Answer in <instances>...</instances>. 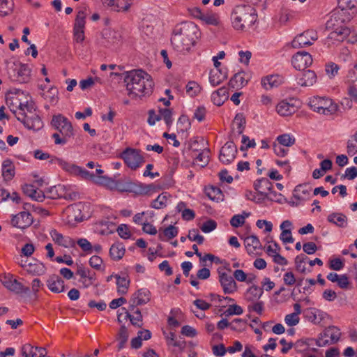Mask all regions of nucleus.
Returning a JSON list of instances; mask_svg holds the SVG:
<instances>
[{
	"instance_id": "10",
	"label": "nucleus",
	"mask_w": 357,
	"mask_h": 357,
	"mask_svg": "<svg viewBox=\"0 0 357 357\" xmlns=\"http://www.w3.org/2000/svg\"><path fill=\"white\" fill-rule=\"evenodd\" d=\"M309 105L314 112L325 115L335 111V107H331L332 100L323 97H314L310 100Z\"/></svg>"
},
{
	"instance_id": "19",
	"label": "nucleus",
	"mask_w": 357,
	"mask_h": 357,
	"mask_svg": "<svg viewBox=\"0 0 357 357\" xmlns=\"http://www.w3.org/2000/svg\"><path fill=\"white\" fill-rule=\"evenodd\" d=\"M47 354L44 347H33L26 344L22 347V356L23 357H45Z\"/></svg>"
},
{
	"instance_id": "25",
	"label": "nucleus",
	"mask_w": 357,
	"mask_h": 357,
	"mask_svg": "<svg viewBox=\"0 0 357 357\" xmlns=\"http://www.w3.org/2000/svg\"><path fill=\"white\" fill-rule=\"evenodd\" d=\"M245 246L249 255L255 254L257 250L261 249V243L255 235L247 236L244 239Z\"/></svg>"
},
{
	"instance_id": "22",
	"label": "nucleus",
	"mask_w": 357,
	"mask_h": 357,
	"mask_svg": "<svg viewBox=\"0 0 357 357\" xmlns=\"http://www.w3.org/2000/svg\"><path fill=\"white\" fill-rule=\"evenodd\" d=\"M350 33V29L348 27L340 24L337 27H335V31L330 33L328 38L337 41H343L349 36Z\"/></svg>"
},
{
	"instance_id": "35",
	"label": "nucleus",
	"mask_w": 357,
	"mask_h": 357,
	"mask_svg": "<svg viewBox=\"0 0 357 357\" xmlns=\"http://www.w3.org/2000/svg\"><path fill=\"white\" fill-rule=\"evenodd\" d=\"M130 299L135 301V305H142L150 301L149 292L143 289L138 290Z\"/></svg>"
},
{
	"instance_id": "39",
	"label": "nucleus",
	"mask_w": 357,
	"mask_h": 357,
	"mask_svg": "<svg viewBox=\"0 0 357 357\" xmlns=\"http://www.w3.org/2000/svg\"><path fill=\"white\" fill-rule=\"evenodd\" d=\"M226 78V75L218 69L210 72L209 81L213 86L220 84Z\"/></svg>"
},
{
	"instance_id": "7",
	"label": "nucleus",
	"mask_w": 357,
	"mask_h": 357,
	"mask_svg": "<svg viewBox=\"0 0 357 357\" xmlns=\"http://www.w3.org/2000/svg\"><path fill=\"white\" fill-rule=\"evenodd\" d=\"M98 178L107 181V184H114V188L120 192H134L136 194H147L149 192L154 189V185L153 184H137L127 178L118 181H114V179L107 178L106 176H99Z\"/></svg>"
},
{
	"instance_id": "37",
	"label": "nucleus",
	"mask_w": 357,
	"mask_h": 357,
	"mask_svg": "<svg viewBox=\"0 0 357 357\" xmlns=\"http://www.w3.org/2000/svg\"><path fill=\"white\" fill-rule=\"evenodd\" d=\"M115 278L116 279L118 293L121 295L127 294L130 285V280L126 276L121 277L118 275H116Z\"/></svg>"
},
{
	"instance_id": "32",
	"label": "nucleus",
	"mask_w": 357,
	"mask_h": 357,
	"mask_svg": "<svg viewBox=\"0 0 357 357\" xmlns=\"http://www.w3.org/2000/svg\"><path fill=\"white\" fill-rule=\"evenodd\" d=\"M122 310L125 311V319H129L131 324L137 327L141 328L142 326V314L139 309L134 311L135 316L130 314V313L125 308L122 307Z\"/></svg>"
},
{
	"instance_id": "5",
	"label": "nucleus",
	"mask_w": 357,
	"mask_h": 357,
	"mask_svg": "<svg viewBox=\"0 0 357 357\" xmlns=\"http://www.w3.org/2000/svg\"><path fill=\"white\" fill-rule=\"evenodd\" d=\"M352 1H338L337 7L334 10V14L326 23V29L335 31L340 24L349 22L356 13V6Z\"/></svg>"
},
{
	"instance_id": "29",
	"label": "nucleus",
	"mask_w": 357,
	"mask_h": 357,
	"mask_svg": "<svg viewBox=\"0 0 357 357\" xmlns=\"http://www.w3.org/2000/svg\"><path fill=\"white\" fill-rule=\"evenodd\" d=\"M104 6L113 11L126 12L128 10L131 4L128 1H105Z\"/></svg>"
},
{
	"instance_id": "36",
	"label": "nucleus",
	"mask_w": 357,
	"mask_h": 357,
	"mask_svg": "<svg viewBox=\"0 0 357 357\" xmlns=\"http://www.w3.org/2000/svg\"><path fill=\"white\" fill-rule=\"evenodd\" d=\"M8 290L21 296H29L31 291L29 287L24 286L17 279L13 281V284Z\"/></svg>"
},
{
	"instance_id": "58",
	"label": "nucleus",
	"mask_w": 357,
	"mask_h": 357,
	"mask_svg": "<svg viewBox=\"0 0 357 357\" xmlns=\"http://www.w3.org/2000/svg\"><path fill=\"white\" fill-rule=\"evenodd\" d=\"M234 122L238 126V133L241 135L243 132L245 126V118L242 113H238L234 118Z\"/></svg>"
},
{
	"instance_id": "28",
	"label": "nucleus",
	"mask_w": 357,
	"mask_h": 357,
	"mask_svg": "<svg viewBox=\"0 0 357 357\" xmlns=\"http://www.w3.org/2000/svg\"><path fill=\"white\" fill-rule=\"evenodd\" d=\"M327 220L339 227L344 228L347 225L348 219L343 213H332L328 215Z\"/></svg>"
},
{
	"instance_id": "64",
	"label": "nucleus",
	"mask_w": 357,
	"mask_h": 357,
	"mask_svg": "<svg viewBox=\"0 0 357 357\" xmlns=\"http://www.w3.org/2000/svg\"><path fill=\"white\" fill-rule=\"evenodd\" d=\"M337 286L342 289H349L351 288L349 278L346 274L340 275L337 281Z\"/></svg>"
},
{
	"instance_id": "21",
	"label": "nucleus",
	"mask_w": 357,
	"mask_h": 357,
	"mask_svg": "<svg viewBox=\"0 0 357 357\" xmlns=\"http://www.w3.org/2000/svg\"><path fill=\"white\" fill-rule=\"evenodd\" d=\"M284 82V78L280 75H271L266 76L261 79L262 86L266 89L278 87Z\"/></svg>"
},
{
	"instance_id": "27",
	"label": "nucleus",
	"mask_w": 357,
	"mask_h": 357,
	"mask_svg": "<svg viewBox=\"0 0 357 357\" xmlns=\"http://www.w3.org/2000/svg\"><path fill=\"white\" fill-rule=\"evenodd\" d=\"M84 208V205L82 203H77L68 206L66 208V213L68 214V217L74 218L75 221H82L83 216L81 215V212Z\"/></svg>"
},
{
	"instance_id": "61",
	"label": "nucleus",
	"mask_w": 357,
	"mask_h": 357,
	"mask_svg": "<svg viewBox=\"0 0 357 357\" xmlns=\"http://www.w3.org/2000/svg\"><path fill=\"white\" fill-rule=\"evenodd\" d=\"M15 280L16 278H14V275L10 273L0 275L1 282L8 290L10 289L11 284H13V281H15Z\"/></svg>"
},
{
	"instance_id": "31",
	"label": "nucleus",
	"mask_w": 357,
	"mask_h": 357,
	"mask_svg": "<svg viewBox=\"0 0 357 357\" xmlns=\"http://www.w3.org/2000/svg\"><path fill=\"white\" fill-rule=\"evenodd\" d=\"M243 72L236 73L229 80V86L231 89H241L248 84L243 76Z\"/></svg>"
},
{
	"instance_id": "44",
	"label": "nucleus",
	"mask_w": 357,
	"mask_h": 357,
	"mask_svg": "<svg viewBox=\"0 0 357 357\" xmlns=\"http://www.w3.org/2000/svg\"><path fill=\"white\" fill-rule=\"evenodd\" d=\"M178 231L177 227L173 225H169L164 229L163 234H159L158 237L161 241H164L165 236L168 239H172L178 235Z\"/></svg>"
},
{
	"instance_id": "43",
	"label": "nucleus",
	"mask_w": 357,
	"mask_h": 357,
	"mask_svg": "<svg viewBox=\"0 0 357 357\" xmlns=\"http://www.w3.org/2000/svg\"><path fill=\"white\" fill-rule=\"evenodd\" d=\"M128 339V332L127 328L123 325L121 326L119 329V332L118 333L117 340L119 341L118 344V349L121 350L124 348L126 343L127 342Z\"/></svg>"
},
{
	"instance_id": "26",
	"label": "nucleus",
	"mask_w": 357,
	"mask_h": 357,
	"mask_svg": "<svg viewBox=\"0 0 357 357\" xmlns=\"http://www.w3.org/2000/svg\"><path fill=\"white\" fill-rule=\"evenodd\" d=\"M15 166L10 159L5 160L2 163V176L6 181H10L15 176Z\"/></svg>"
},
{
	"instance_id": "40",
	"label": "nucleus",
	"mask_w": 357,
	"mask_h": 357,
	"mask_svg": "<svg viewBox=\"0 0 357 357\" xmlns=\"http://www.w3.org/2000/svg\"><path fill=\"white\" fill-rule=\"evenodd\" d=\"M206 194L210 199L215 202L222 201L224 198L221 190L214 186L206 188Z\"/></svg>"
},
{
	"instance_id": "24",
	"label": "nucleus",
	"mask_w": 357,
	"mask_h": 357,
	"mask_svg": "<svg viewBox=\"0 0 357 357\" xmlns=\"http://www.w3.org/2000/svg\"><path fill=\"white\" fill-rule=\"evenodd\" d=\"M317 79V75L313 70H305L298 78V84L301 86H311L316 83Z\"/></svg>"
},
{
	"instance_id": "14",
	"label": "nucleus",
	"mask_w": 357,
	"mask_h": 357,
	"mask_svg": "<svg viewBox=\"0 0 357 357\" xmlns=\"http://www.w3.org/2000/svg\"><path fill=\"white\" fill-rule=\"evenodd\" d=\"M33 222L32 215L28 211H22L17 214L12 215L10 224L13 227L25 229Z\"/></svg>"
},
{
	"instance_id": "57",
	"label": "nucleus",
	"mask_w": 357,
	"mask_h": 357,
	"mask_svg": "<svg viewBox=\"0 0 357 357\" xmlns=\"http://www.w3.org/2000/svg\"><path fill=\"white\" fill-rule=\"evenodd\" d=\"M187 237L191 241H196L199 245H202L204 241V236L199 234V231L197 229L190 230Z\"/></svg>"
},
{
	"instance_id": "41",
	"label": "nucleus",
	"mask_w": 357,
	"mask_h": 357,
	"mask_svg": "<svg viewBox=\"0 0 357 357\" xmlns=\"http://www.w3.org/2000/svg\"><path fill=\"white\" fill-rule=\"evenodd\" d=\"M201 20L206 24L213 26H217L220 23L218 15L211 11L204 12Z\"/></svg>"
},
{
	"instance_id": "62",
	"label": "nucleus",
	"mask_w": 357,
	"mask_h": 357,
	"mask_svg": "<svg viewBox=\"0 0 357 357\" xmlns=\"http://www.w3.org/2000/svg\"><path fill=\"white\" fill-rule=\"evenodd\" d=\"M159 112V116H161V119L162 118L164 119L167 126H170L173 121L172 110L169 109L164 108L160 109Z\"/></svg>"
},
{
	"instance_id": "38",
	"label": "nucleus",
	"mask_w": 357,
	"mask_h": 357,
	"mask_svg": "<svg viewBox=\"0 0 357 357\" xmlns=\"http://www.w3.org/2000/svg\"><path fill=\"white\" fill-rule=\"evenodd\" d=\"M170 197V195L167 192L161 193L151 202V207L155 209L165 208L167 206V199Z\"/></svg>"
},
{
	"instance_id": "18",
	"label": "nucleus",
	"mask_w": 357,
	"mask_h": 357,
	"mask_svg": "<svg viewBox=\"0 0 357 357\" xmlns=\"http://www.w3.org/2000/svg\"><path fill=\"white\" fill-rule=\"evenodd\" d=\"M291 101V100L289 101L287 100L280 101L276 105L278 114L282 116H288L294 114L297 111L298 107Z\"/></svg>"
},
{
	"instance_id": "13",
	"label": "nucleus",
	"mask_w": 357,
	"mask_h": 357,
	"mask_svg": "<svg viewBox=\"0 0 357 357\" xmlns=\"http://www.w3.org/2000/svg\"><path fill=\"white\" fill-rule=\"evenodd\" d=\"M317 39V32L313 30H307L296 36L292 40L291 45L294 48H301L311 45L312 42Z\"/></svg>"
},
{
	"instance_id": "23",
	"label": "nucleus",
	"mask_w": 357,
	"mask_h": 357,
	"mask_svg": "<svg viewBox=\"0 0 357 357\" xmlns=\"http://www.w3.org/2000/svg\"><path fill=\"white\" fill-rule=\"evenodd\" d=\"M21 266L32 275H40L45 272L44 264L36 259H33V262H29L27 264H21Z\"/></svg>"
},
{
	"instance_id": "8",
	"label": "nucleus",
	"mask_w": 357,
	"mask_h": 357,
	"mask_svg": "<svg viewBox=\"0 0 357 357\" xmlns=\"http://www.w3.org/2000/svg\"><path fill=\"white\" fill-rule=\"evenodd\" d=\"M121 157L126 165L133 170L137 169L144 162V158L141 155L140 151L135 149H126L121 153Z\"/></svg>"
},
{
	"instance_id": "56",
	"label": "nucleus",
	"mask_w": 357,
	"mask_h": 357,
	"mask_svg": "<svg viewBox=\"0 0 357 357\" xmlns=\"http://www.w3.org/2000/svg\"><path fill=\"white\" fill-rule=\"evenodd\" d=\"M277 140L280 145L285 146H291L295 143V139L291 137V136L288 134H283L279 135L277 137Z\"/></svg>"
},
{
	"instance_id": "1",
	"label": "nucleus",
	"mask_w": 357,
	"mask_h": 357,
	"mask_svg": "<svg viewBox=\"0 0 357 357\" xmlns=\"http://www.w3.org/2000/svg\"><path fill=\"white\" fill-rule=\"evenodd\" d=\"M115 75L123 76L128 95L132 98L149 95L152 93L153 83L151 76L142 70H132L123 74L114 73Z\"/></svg>"
},
{
	"instance_id": "11",
	"label": "nucleus",
	"mask_w": 357,
	"mask_h": 357,
	"mask_svg": "<svg viewBox=\"0 0 357 357\" xmlns=\"http://www.w3.org/2000/svg\"><path fill=\"white\" fill-rule=\"evenodd\" d=\"M52 126L61 133L63 136L71 137L73 135V129L68 119L61 114L54 115L51 121Z\"/></svg>"
},
{
	"instance_id": "17",
	"label": "nucleus",
	"mask_w": 357,
	"mask_h": 357,
	"mask_svg": "<svg viewBox=\"0 0 357 357\" xmlns=\"http://www.w3.org/2000/svg\"><path fill=\"white\" fill-rule=\"evenodd\" d=\"M218 278L225 294H233L237 290L236 282L231 275L218 270Z\"/></svg>"
},
{
	"instance_id": "48",
	"label": "nucleus",
	"mask_w": 357,
	"mask_h": 357,
	"mask_svg": "<svg viewBox=\"0 0 357 357\" xmlns=\"http://www.w3.org/2000/svg\"><path fill=\"white\" fill-rule=\"evenodd\" d=\"M14 1H0V16L10 15L14 8Z\"/></svg>"
},
{
	"instance_id": "15",
	"label": "nucleus",
	"mask_w": 357,
	"mask_h": 357,
	"mask_svg": "<svg viewBox=\"0 0 357 357\" xmlns=\"http://www.w3.org/2000/svg\"><path fill=\"white\" fill-rule=\"evenodd\" d=\"M237 148L233 141H229L221 148L219 160L225 165L231 163L236 158Z\"/></svg>"
},
{
	"instance_id": "63",
	"label": "nucleus",
	"mask_w": 357,
	"mask_h": 357,
	"mask_svg": "<svg viewBox=\"0 0 357 357\" xmlns=\"http://www.w3.org/2000/svg\"><path fill=\"white\" fill-rule=\"evenodd\" d=\"M243 310L242 307L238 305L234 304L230 305L229 307L225 310L224 312V314L227 317L231 316V315H240L243 314Z\"/></svg>"
},
{
	"instance_id": "33",
	"label": "nucleus",
	"mask_w": 357,
	"mask_h": 357,
	"mask_svg": "<svg viewBox=\"0 0 357 357\" xmlns=\"http://www.w3.org/2000/svg\"><path fill=\"white\" fill-rule=\"evenodd\" d=\"M263 292V289L257 285H252L246 291L245 298L248 301L254 302L260 298Z\"/></svg>"
},
{
	"instance_id": "59",
	"label": "nucleus",
	"mask_w": 357,
	"mask_h": 357,
	"mask_svg": "<svg viewBox=\"0 0 357 357\" xmlns=\"http://www.w3.org/2000/svg\"><path fill=\"white\" fill-rule=\"evenodd\" d=\"M339 66L333 62L326 64L325 70L330 78H333L338 73Z\"/></svg>"
},
{
	"instance_id": "42",
	"label": "nucleus",
	"mask_w": 357,
	"mask_h": 357,
	"mask_svg": "<svg viewBox=\"0 0 357 357\" xmlns=\"http://www.w3.org/2000/svg\"><path fill=\"white\" fill-rule=\"evenodd\" d=\"M301 194L304 195H310V188L307 186V185H298L294 188L293 195L294 198L298 201L305 200L306 198L305 197H302Z\"/></svg>"
},
{
	"instance_id": "9",
	"label": "nucleus",
	"mask_w": 357,
	"mask_h": 357,
	"mask_svg": "<svg viewBox=\"0 0 357 357\" xmlns=\"http://www.w3.org/2000/svg\"><path fill=\"white\" fill-rule=\"evenodd\" d=\"M340 329L335 326L326 328L316 340L318 347H325L337 342L340 337Z\"/></svg>"
},
{
	"instance_id": "30",
	"label": "nucleus",
	"mask_w": 357,
	"mask_h": 357,
	"mask_svg": "<svg viewBox=\"0 0 357 357\" xmlns=\"http://www.w3.org/2000/svg\"><path fill=\"white\" fill-rule=\"evenodd\" d=\"M126 249L121 243H115L109 249V256L113 260H120L125 255Z\"/></svg>"
},
{
	"instance_id": "46",
	"label": "nucleus",
	"mask_w": 357,
	"mask_h": 357,
	"mask_svg": "<svg viewBox=\"0 0 357 357\" xmlns=\"http://www.w3.org/2000/svg\"><path fill=\"white\" fill-rule=\"evenodd\" d=\"M260 195L263 197L261 198V200L267 199L272 202L282 203V195L280 193H277L275 191H273V190L270 191L269 193L264 191H260Z\"/></svg>"
},
{
	"instance_id": "55",
	"label": "nucleus",
	"mask_w": 357,
	"mask_h": 357,
	"mask_svg": "<svg viewBox=\"0 0 357 357\" xmlns=\"http://www.w3.org/2000/svg\"><path fill=\"white\" fill-rule=\"evenodd\" d=\"M246 327V321L242 319L237 318L234 319L231 323H230V328L232 331H243Z\"/></svg>"
},
{
	"instance_id": "2",
	"label": "nucleus",
	"mask_w": 357,
	"mask_h": 357,
	"mask_svg": "<svg viewBox=\"0 0 357 357\" xmlns=\"http://www.w3.org/2000/svg\"><path fill=\"white\" fill-rule=\"evenodd\" d=\"M197 26L191 22H183L175 26L172 31L171 44L174 50L185 54L189 52L197 38Z\"/></svg>"
},
{
	"instance_id": "3",
	"label": "nucleus",
	"mask_w": 357,
	"mask_h": 357,
	"mask_svg": "<svg viewBox=\"0 0 357 357\" xmlns=\"http://www.w3.org/2000/svg\"><path fill=\"white\" fill-rule=\"evenodd\" d=\"M257 20L255 8L249 4L236 6L231 14V24L237 31H247Z\"/></svg>"
},
{
	"instance_id": "34",
	"label": "nucleus",
	"mask_w": 357,
	"mask_h": 357,
	"mask_svg": "<svg viewBox=\"0 0 357 357\" xmlns=\"http://www.w3.org/2000/svg\"><path fill=\"white\" fill-rule=\"evenodd\" d=\"M254 188L258 191L259 195H260V191H271L273 185L267 178H261L255 181Z\"/></svg>"
},
{
	"instance_id": "4",
	"label": "nucleus",
	"mask_w": 357,
	"mask_h": 357,
	"mask_svg": "<svg viewBox=\"0 0 357 357\" xmlns=\"http://www.w3.org/2000/svg\"><path fill=\"white\" fill-rule=\"evenodd\" d=\"M17 119L20 121L24 126L33 132L41 130L44 126V123L41 117L36 112V109L33 104L20 102L17 110H12Z\"/></svg>"
},
{
	"instance_id": "60",
	"label": "nucleus",
	"mask_w": 357,
	"mask_h": 357,
	"mask_svg": "<svg viewBox=\"0 0 357 357\" xmlns=\"http://www.w3.org/2000/svg\"><path fill=\"white\" fill-rule=\"evenodd\" d=\"M15 280L16 278H14V275L10 273L0 275L1 282L8 290L10 289L11 284H13V281H15Z\"/></svg>"
},
{
	"instance_id": "12",
	"label": "nucleus",
	"mask_w": 357,
	"mask_h": 357,
	"mask_svg": "<svg viewBox=\"0 0 357 357\" xmlns=\"http://www.w3.org/2000/svg\"><path fill=\"white\" fill-rule=\"evenodd\" d=\"M60 167L66 172L71 175L79 176L81 178L86 180H93L94 178V174H91L89 171L82 167L77 166L73 163L68 162L63 159L61 161Z\"/></svg>"
},
{
	"instance_id": "16",
	"label": "nucleus",
	"mask_w": 357,
	"mask_h": 357,
	"mask_svg": "<svg viewBox=\"0 0 357 357\" xmlns=\"http://www.w3.org/2000/svg\"><path fill=\"white\" fill-rule=\"evenodd\" d=\"M291 63L296 70H304L312 63V58L307 52H298L292 56Z\"/></svg>"
},
{
	"instance_id": "53",
	"label": "nucleus",
	"mask_w": 357,
	"mask_h": 357,
	"mask_svg": "<svg viewBox=\"0 0 357 357\" xmlns=\"http://www.w3.org/2000/svg\"><path fill=\"white\" fill-rule=\"evenodd\" d=\"M307 259V257L303 254H301L300 255H298L295 258V265H296V269L298 272H301L302 273H305V266L304 265L305 260Z\"/></svg>"
},
{
	"instance_id": "50",
	"label": "nucleus",
	"mask_w": 357,
	"mask_h": 357,
	"mask_svg": "<svg viewBox=\"0 0 357 357\" xmlns=\"http://www.w3.org/2000/svg\"><path fill=\"white\" fill-rule=\"evenodd\" d=\"M86 16V14L84 10H80L78 11L74 24V29L80 30L84 29Z\"/></svg>"
},
{
	"instance_id": "52",
	"label": "nucleus",
	"mask_w": 357,
	"mask_h": 357,
	"mask_svg": "<svg viewBox=\"0 0 357 357\" xmlns=\"http://www.w3.org/2000/svg\"><path fill=\"white\" fill-rule=\"evenodd\" d=\"M201 86L195 82H189L186 85V93L190 96L194 97L201 91Z\"/></svg>"
},
{
	"instance_id": "45",
	"label": "nucleus",
	"mask_w": 357,
	"mask_h": 357,
	"mask_svg": "<svg viewBox=\"0 0 357 357\" xmlns=\"http://www.w3.org/2000/svg\"><path fill=\"white\" fill-rule=\"evenodd\" d=\"M319 311L316 308H308L304 310V317L306 319H307L309 321L317 324L319 323L321 321V319L318 318L317 313Z\"/></svg>"
},
{
	"instance_id": "20",
	"label": "nucleus",
	"mask_w": 357,
	"mask_h": 357,
	"mask_svg": "<svg viewBox=\"0 0 357 357\" xmlns=\"http://www.w3.org/2000/svg\"><path fill=\"white\" fill-rule=\"evenodd\" d=\"M48 289L54 293H61L65 291L64 281L56 275H52L47 280Z\"/></svg>"
},
{
	"instance_id": "49",
	"label": "nucleus",
	"mask_w": 357,
	"mask_h": 357,
	"mask_svg": "<svg viewBox=\"0 0 357 357\" xmlns=\"http://www.w3.org/2000/svg\"><path fill=\"white\" fill-rule=\"evenodd\" d=\"M42 96L51 104H55L58 100V90L56 87H51L46 93H43Z\"/></svg>"
},
{
	"instance_id": "54",
	"label": "nucleus",
	"mask_w": 357,
	"mask_h": 357,
	"mask_svg": "<svg viewBox=\"0 0 357 357\" xmlns=\"http://www.w3.org/2000/svg\"><path fill=\"white\" fill-rule=\"evenodd\" d=\"M50 235L53 239V241L59 244V245L63 247H68V241L64 238L63 236L59 233L56 230L53 229L50 231Z\"/></svg>"
},
{
	"instance_id": "6",
	"label": "nucleus",
	"mask_w": 357,
	"mask_h": 357,
	"mask_svg": "<svg viewBox=\"0 0 357 357\" xmlns=\"http://www.w3.org/2000/svg\"><path fill=\"white\" fill-rule=\"evenodd\" d=\"M6 69L9 79L20 84L29 83L31 79V68L19 61L6 60Z\"/></svg>"
},
{
	"instance_id": "47",
	"label": "nucleus",
	"mask_w": 357,
	"mask_h": 357,
	"mask_svg": "<svg viewBox=\"0 0 357 357\" xmlns=\"http://www.w3.org/2000/svg\"><path fill=\"white\" fill-rule=\"evenodd\" d=\"M209 149H205L195 158L196 162L202 167L206 166L209 162Z\"/></svg>"
},
{
	"instance_id": "51",
	"label": "nucleus",
	"mask_w": 357,
	"mask_h": 357,
	"mask_svg": "<svg viewBox=\"0 0 357 357\" xmlns=\"http://www.w3.org/2000/svg\"><path fill=\"white\" fill-rule=\"evenodd\" d=\"M102 36L109 43H115L121 38V35L113 30H105L102 33Z\"/></svg>"
}]
</instances>
